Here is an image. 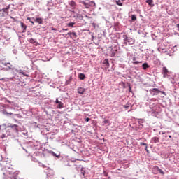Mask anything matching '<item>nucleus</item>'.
<instances>
[{"mask_svg":"<svg viewBox=\"0 0 179 179\" xmlns=\"http://www.w3.org/2000/svg\"><path fill=\"white\" fill-rule=\"evenodd\" d=\"M162 73L164 78H169V76H170V75H171V72L169 71V69H167L166 67L162 68Z\"/></svg>","mask_w":179,"mask_h":179,"instance_id":"nucleus-1","label":"nucleus"},{"mask_svg":"<svg viewBox=\"0 0 179 179\" xmlns=\"http://www.w3.org/2000/svg\"><path fill=\"white\" fill-rule=\"evenodd\" d=\"M126 40L127 41H128L129 44H130L131 45L135 43V40H134L133 38H128L126 36Z\"/></svg>","mask_w":179,"mask_h":179,"instance_id":"nucleus-2","label":"nucleus"},{"mask_svg":"<svg viewBox=\"0 0 179 179\" xmlns=\"http://www.w3.org/2000/svg\"><path fill=\"white\" fill-rule=\"evenodd\" d=\"M32 19L34 20V22H36L38 24H43V20H42V18L38 17V18H36V19H34V18H32Z\"/></svg>","mask_w":179,"mask_h":179,"instance_id":"nucleus-3","label":"nucleus"},{"mask_svg":"<svg viewBox=\"0 0 179 179\" xmlns=\"http://www.w3.org/2000/svg\"><path fill=\"white\" fill-rule=\"evenodd\" d=\"M20 24H21L22 29H23L22 33H26V29H27V26L24 24V23L23 22H20Z\"/></svg>","mask_w":179,"mask_h":179,"instance_id":"nucleus-4","label":"nucleus"},{"mask_svg":"<svg viewBox=\"0 0 179 179\" xmlns=\"http://www.w3.org/2000/svg\"><path fill=\"white\" fill-rule=\"evenodd\" d=\"M10 8V7L8 6H7L6 8H3V9H1V8H0V12H3V13H8V10H9Z\"/></svg>","mask_w":179,"mask_h":179,"instance_id":"nucleus-5","label":"nucleus"},{"mask_svg":"<svg viewBox=\"0 0 179 179\" xmlns=\"http://www.w3.org/2000/svg\"><path fill=\"white\" fill-rule=\"evenodd\" d=\"M67 34L68 36H72L73 38H76V37H78L76 32H69Z\"/></svg>","mask_w":179,"mask_h":179,"instance_id":"nucleus-6","label":"nucleus"},{"mask_svg":"<svg viewBox=\"0 0 179 179\" xmlns=\"http://www.w3.org/2000/svg\"><path fill=\"white\" fill-rule=\"evenodd\" d=\"M78 93H79L80 94H83V93H85V88L83 87L78 88Z\"/></svg>","mask_w":179,"mask_h":179,"instance_id":"nucleus-7","label":"nucleus"},{"mask_svg":"<svg viewBox=\"0 0 179 179\" xmlns=\"http://www.w3.org/2000/svg\"><path fill=\"white\" fill-rule=\"evenodd\" d=\"M78 78H80V80H85V79H86V76H85L84 73H80Z\"/></svg>","mask_w":179,"mask_h":179,"instance_id":"nucleus-8","label":"nucleus"},{"mask_svg":"<svg viewBox=\"0 0 179 179\" xmlns=\"http://www.w3.org/2000/svg\"><path fill=\"white\" fill-rule=\"evenodd\" d=\"M5 66H7L8 69H6V70H10L12 69V64H10V63H6L4 64Z\"/></svg>","mask_w":179,"mask_h":179,"instance_id":"nucleus-9","label":"nucleus"},{"mask_svg":"<svg viewBox=\"0 0 179 179\" xmlns=\"http://www.w3.org/2000/svg\"><path fill=\"white\" fill-rule=\"evenodd\" d=\"M143 66V69H144L145 71V69H148V68H149V65L148 64V63H144L142 65Z\"/></svg>","mask_w":179,"mask_h":179,"instance_id":"nucleus-10","label":"nucleus"},{"mask_svg":"<svg viewBox=\"0 0 179 179\" xmlns=\"http://www.w3.org/2000/svg\"><path fill=\"white\" fill-rule=\"evenodd\" d=\"M146 3H148L150 6H153V0H147Z\"/></svg>","mask_w":179,"mask_h":179,"instance_id":"nucleus-11","label":"nucleus"},{"mask_svg":"<svg viewBox=\"0 0 179 179\" xmlns=\"http://www.w3.org/2000/svg\"><path fill=\"white\" fill-rule=\"evenodd\" d=\"M140 145H141V146H145V149L146 152H149V150H148V145L146 143H141Z\"/></svg>","mask_w":179,"mask_h":179,"instance_id":"nucleus-12","label":"nucleus"},{"mask_svg":"<svg viewBox=\"0 0 179 179\" xmlns=\"http://www.w3.org/2000/svg\"><path fill=\"white\" fill-rule=\"evenodd\" d=\"M57 108H64V103L60 101V103H58Z\"/></svg>","mask_w":179,"mask_h":179,"instance_id":"nucleus-13","label":"nucleus"},{"mask_svg":"<svg viewBox=\"0 0 179 179\" xmlns=\"http://www.w3.org/2000/svg\"><path fill=\"white\" fill-rule=\"evenodd\" d=\"M68 27H73L75 26V22H70L67 24Z\"/></svg>","mask_w":179,"mask_h":179,"instance_id":"nucleus-14","label":"nucleus"},{"mask_svg":"<svg viewBox=\"0 0 179 179\" xmlns=\"http://www.w3.org/2000/svg\"><path fill=\"white\" fill-rule=\"evenodd\" d=\"M70 6H76V3H75V1H72L70 2Z\"/></svg>","mask_w":179,"mask_h":179,"instance_id":"nucleus-15","label":"nucleus"},{"mask_svg":"<svg viewBox=\"0 0 179 179\" xmlns=\"http://www.w3.org/2000/svg\"><path fill=\"white\" fill-rule=\"evenodd\" d=\"M10 128H15L17 129V125L16 124H10L8 126Z\"/></svg>","mask_w":179,"mask_h":179,"instance_id":"nucleus-16","label":"nucleus"},{"mask_svg":"<svg viewBox=\"0 0 179 179\" xmlns=\"http://www.w3.org/2000/svg\"><path fill=\"white\" fill-rule=\"evenodd\" d=\"M116 3H117V5H118L119 6H122V3L121 2V1H116Z\"/></svg>","mask_w":179,"mask_h":179,"instance_id":"nucleus-17","label":"nucleus"},{"mask_svg":"<svg viewBox=\"0 0 179 179\" xmlns=\"http://www.w3.org/2000/svg\"><path fill=\"white\" fill-rule=\"evenodd\" d=\"M28 41H29V43H31L32 44H34V43H36V41H34V39L33 38L29 39Z\"/></svg>","mask_w":179,"mask_h":179,"instance_id":"nucleus-18","label":"nucleus"},{"mask_svg":"<svg viewBox=\"0 0 179 179\" xmlns=\"http://www.w3.org/2000/svg\"><path fill=\"white\" fill-rule=\"evenodd\" d=\"M103 64H105L106 65V66H110V63H108V60H107V59L105 60Z\"/></svg>","mask_w":179,"mask_h":179,"instance_id":"nucleus-19","label":"nucleus"},{"mask_svg":"<svg viewBox=\"0 0 179 179\" xmlns=\"http://www.w3.org/2000/svg\"><path fill=\"white\" fill-rule=\"evenodd\" d=\"M131 20H133V21L136 20V15H133L131 16Z\"/></svg>","mask_w":179,"mask_h":179,"instance_id":"nucleus-20","label":"nucleus"},{"mask_svg":"<svg viewBox=\"0 0 179 179\" xmlns=\"http://www.w3.org/2000/svg\"><path fill=\"white\" fill-rule=\"evenodd\" d=\"M108 122H110V121L108 120H107V119H106L103 122V124H108Z\"/></svg>","mask_w":179,"mask_h":179,"instance_id":"nucleus-21","label":"nucleus"},{"mask_svg":"<svg viewBox=\"0 0 179 179\" xmlns=\"http://www.w3.org/2000/svg\"><path fill=\"white\" fill-rule=\"evenodd\" d=\"M162 93V94H164V92H161L160 90H157V94H160Z\"/></svg>","mask_w":179,"mask_h":179,"instance_id":"nucleus-22","label":"nucleus"},{"mask_svg":"<svg viewBox=\"0 0 179 179\" xmlns=\"http://www.w3.org/2000/svg\"><path fill=\"white\" fill-rule=\"evenodd\" d=\"M158 171L161 173V174H164V172L163 171V170L158 169Z\"/></svg>","mask_w":179,"mask_h":179,"instance_id":"nucleus-23","label":"nucleus"},{"mask_svg":"<svg viewBox=\"0 0 179 179\" xmlns=\"http://www.w3.org/2000/svg\"><path fill=\"white\" fill-rule=\"evenodd\" d=\"M81 3H82L83 5H85V6H86V5H87V3L85 2L84 1H81Z\"/></svg>","mask_w":179,"mask_h":179,"instance_id":"nucleus-24","label":"nucleus"},{"mask_svg":"<svg viewBox=\"0 0 179 179\" xmlns=\"http://www.w3.org/2000/svg\"><path fill=\"white\" fill-rule=\"evenodd\" d=\"M2 11H0V16H1V17H3V16H5V14H3V13H1Z\"/></svg>","mask_w":179,"mask_h":179,"instance_id":"nucleus-25","label":"nucleus"},{"mask_svg":"<svg viewBox=\"0 0 179 179\" xmlns=\"http://www.w3.org/2000/svg\"><path fill=\"white\" fill-rule=\"evenodd\" d=\"M124 108H126V110H128V108H129V106H127V105H124Z\"/></svg>","mask_w":179,"mask_h":179,"instance_id":"nucleus-26","label":"nucleus"},{"mask_svg":"<svg viewBox=\"0 0 179 179\" xmlns=\"http://www.w3.org/2000/svg\"><path fill=\"white\" fill-rule=\"evenodd\" d=\"M85 121H86V122H89V121H90V118L87 117V118L85 119Z\"/></svg>","mask_w":179,"mask_h":179,"instance_id":"nucleus-27","label":"nucleus"},{"mask_svg":"<svg viewBox=\"0 0 179 179\" xmlns=\"http://www.w3.org/2000/svg\"><path fill=\"white\" fill-rule=\"evenodd\" d=\"M3 138H5V134H2V135L1 136V139H3Z\"/></svg>","mask_w":179,"mask_h":179,"instance_id":"nucleus-28","label":"nucleus"},{"mask_svg":"<svg viewBox=\"0 0 179 179\" xmlns=\"http://www.w3.org/2000/svg\"><path fill=\"white\" fill-rule=\"evenodd\" d=\"M141 62H134V64H135V65H138V64H140Z\"/></svg>","mask_w":179,"mask_h":179,"instance_id":"nucleus-29","label":"nucleus"},{"mask_svg":"<svg viewBox=\"0 0 179 179\" xmlns=\"http://www.w3.org/2000/svg\"><path fill=\"white\" fill-rule=\"evenodd\" d=\"M60 102H61V101H59L58 99H56V101H55L56 104H58V103H59Z\"/></svg>","mask_w":179,"mask_h":179,"instance_id":"nucleus-30","label":"nucleus"},{"mask_svg":"<svg viewBox=\"0 0 179 179\" xmlns=\"http://www.w3.org/2000/svg\"><path fill=\"white\" fill-rule=\"evenodd\" d=\"M27 20H29V22H31V18L30 17H27Z\"/></svg>","mask_w":179,"mask_h":179,"instance_id":"nucleus-31","label":"nucleus"},{"mask_svg":"<svg viewBox=\"0 0 179 179\" xmlns=\"http://www.w3.org/2000/svg\"><path fill=\"white\" fill-rule=\"evenodd\" d=\"M157 89L154 88V89H152L151 91H152V92H155V91H157Z\"/></svg>","mask_w":179,"mask_h":179,"instance_id":"nucleus-32","label":"nucleus"},{"mask_svg":"<svg viewBox=\"0 0 179 179\" xmlns=\"http://www.w3.org/2000/svg\"><path fill=\"white\" fill-rule=\"evenodd\" d=\"M30 23H31V24H32L33 26H34V22L30 21Z\"/></svg>","mask_w":179,"mask_h":179,"instance_id":"nucleus-33","label":"nucleus"},{"mask_svg":"<svg viewBox=\"0 0 179 179\" xmlns=\"http://www.w3.org/2000/svg\"><path fill=\"white\" fill-rule=\"evenodd\" d=\"M81 173L83 176H85V171H83V170H81Z\"/></svg>","mask_w":179,"mask_h":179,"instance_id":"nucleus-34","label":"nucleus"},{"mask_svg":"<svg viewBox=\"0 0 179 179\" xmlns=\"http://www.w3.org/2000/svg\"><path fill=\"white\" fill-rule=\"evenodd\" d=\"M176 27L179 29V24H176Z\"/></svg>","mask_w":179,"mask_h":179,"instance_id":"nucleus-35","label":"nucleus"},{"mask_svg":"<svg viewBox=\"0 0 179 179\" xmlns=\"http://www.w3.org/2000/svg\"><path fill=\"white\" fill-rule=\"evenodd\" d=\"M129 92H132V91H131V86L129 87Z\"/></svg>","mask_w":179,"mask_h":179,"instance_id":"nucleus-36","label":"nucleus"},{"mask_svg":"<svg viewBox=\"0 0 179 179\" xmlns=\"http://www.w3.org/2000/svg\"><path fill=\"white\" fill-rule=\"evenodd\" d=\"M0 134H2V130L0 129Z\"/></svg>","mask_w":179,"mask_h":179,"instance_id":"nucleus-37","label":"nucleus"},{"mask_svg":"<svg viewBox=\"0 0 179 179\" xmlns=\"http://www.w3.org/2000/svg\"><path fill=\"white\" fill-rule=\"evenodd\" d=\"M153 36H155V34H152V38H155L153 37Z\"/></svg>","mask_w":179,"mask_h":179,"instance_id":"nucleus-38","label":"nucleus"},{"mask_svg":"<svg viewBox=\"0 0 179 179\" xmlns=\"http://www.w3.org/2000/svg\"><path fill=\"white\" fill-rule=\"evenodd\" d=\"M0 80H3V78H0Z\"/></svg>","mask_w":179,"mask_h":179,"instance_id":"nucleus-39","label":"nucleus"},{"mask_svg":"<svg viewBox=\"0 0 179 179\" xmlns=\"http://www.w3.org/2000/svg\"><path fill=\"white\" fill-rule=\"evenodd\" d=\"M64 30H66V31H67V30H68V29H64Z\"/></svg>","mask_w":179,"mask_h":179,"instance_id":"nucleus-40","label":"nucleus"}]
</instances>
